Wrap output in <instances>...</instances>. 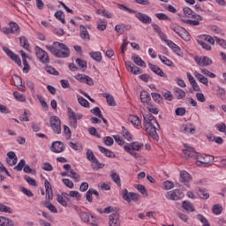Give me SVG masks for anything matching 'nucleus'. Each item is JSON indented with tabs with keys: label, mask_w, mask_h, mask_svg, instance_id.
Returning a JSON list of instances; mask_svg holds the SVG:
<instances>
[{
	"label": "nucleus",
	"mask_w": 226,
	"mask_h": 226,
	"mask_svg": "<svg viewBox=\"0 0 226 226\" xmlns=\"http://www.w3.org/2000/svg\"><path fill=\"white\" fill-rule=\"evenodd\" d=\"M143 117V126L147 133H148L154 140H158V132H156V130H160L158 121H156V118L151 114L144 115Z\"/></svg>",
	"instance_id": "nucleus-1"
},
{
	"label": "nucleus",
	"mask_w": 226,
	"mask_h": 226,
	"mask_svg": "<svg viewBox=\"0 0 226 226\" xmlns=\"http://www.w3.org/2000/svg\"><path fill=\"white\" fill-rule=\"evenodd\" d=\"M47 50H49L55 57H70V49L64 43L54 42L53 45H46Z\"/></svg>",
	"instance_id": "nucleus-2"
},
{
	"label": "nucleus",
	"mask_w": 226,
	"mask_h": 226,
	"mask_svg": "<svg viewBox=\"0 0 226 226\" xmlns=\"http://www.w3.org/2000/svg\"><path fill=\"white\" fill-rule=\"evenodd\" d=\"M184 154L187 156V158H197V162L203 165H209V163H213V160H215V157L212 155L203 154L197 156V152L193 147H187L184 150Z\"/></svg>",
	"instance_id": "nucleus-3"
},
{
	"label": "nucleus",
	"mask_w": 226,
	"mask_h": 226,
	"mask_svg": "<svg viewBox=\"0 0 226 226\" xmlns=\"http://www.w3.org/2000/svg\"><path fill=\"white\" fill-rule=\"evenodd\" d=\"M142 147H144V143L135 141L124 146V151H126V153H129L131 156H134L137 159L139 158V154H137L135 151H141Z\"/></svg>",
	"instance_id": "nucleus-4"
},
{
	"label": "nucleus",
	"mask_w": 226,
	"mask_h": 226,
	"mask_svg": "<svg viewBox=\"0 0 226 226\" xmlns=\"http://www.w3.org/2000/svg\"><path fill=\"white\" fill-rule=\"evenodd\" d=\"M35 54L37 58L41 61V63H43L44 64L50 63V59L49 58V54H47L46 50L41 49V48L36 46Z\"/></svg>",
	"instance_id": "nucleus-5"
},
{
	"label": "nucleus",
	"mask_w": 226,
	"mask_h": 226,
	"mask_svg": "<svg viewBox=\"0 0 226 226\" xmlns=\"http://www.w3.org/2000/svg\"><path fill=\"white\" fill-rule=\"evenodd\" d=\"M50 126L55 133H61V119L58 117L53 116L50 117Z\"/></svg>",
	"instance_id": "nucleus-6"
},
{
	"label": "nucleus",
	"mask_w": 226,
	"mask_h": 226,
	"mask_svg": "<svg viewBox=\"0 0 226 226\" xmlns=\"http://www.w3.org/2000/svg\"><path fill=\"white\" fill-rule=\"evenodd\" d=\"M183 197H185V194H183L179 189L169 191L166 194L168 200H179L183 199Z\"/></svg>",
	"instance_id": "nucleus-7"
},
{
	"label": "nucleus",
	"mask_w": 226,
	"mask_h": 226,
	"mask_svg": "<svg viewBox=\"0 0 226 226\" xmlns=\"http://www.w3.org/2000/svg\"><path fill=\"white\" fill-rule=\"evenodd\" d=\"M194 61L199 66H211L213 60L209 56H195Z\"/></svg>",
	"instance_id": "nucleus-8"
},
{
	"label": "nucleus",
	"mask_w": 226,
	"mask_h": 226,
	"mask_svg": "<svg viewBox=\"0 0 226 226\" xmlns=\"http://www.w3.org/2000/svg\"><path fill=\"white\" fill-rule=\"evenodd\" d=\"M68 116L69 118L71 119V124L73 126V128H77V119H81L82 115H79L72 109V108H68Z\"/></svg>",
	"instance_id": "nucleus-9"
},
{
	"label": "nucleus",
	"mask_w": 226,
	"mask_h": 226,
	"mask_svg": "<svg viewBox=\"0 0 226 226\" xmlns=\"http://www.w3.org/2000/svg\"><path fill=\"white\" fill-rule=\"evenodd\" d=\"M125 68L127 72H130V73H133V75H140V73H142V71L140 70V68H139L130 61L125 62Z\"/></svg>",
	"instance_id": "nucleus-10"
},
{
	"label": "nucleus",
	"mask_w": 226,
	"mask_h": 226,
	"mask_svg": "<svg viewBox=\"0 0 226 226\" xmlns=\"http://www.w3.org/2000/svg\"><path fill=\"white\" fill-rule=\"evenodd\" d=\"M191 19H182V22H184V24H188L189 26H200V21L204 19L202 16L199 14L192 16Z\"/></svg>",
	"instance_id": "nucleus-11"
},
{
	"label": "nucleus",
	"mask_w": 226,
	"mask_h": 226,
	"mask_svg": "<svg viewBox=\"0 0 226 226\" xmlns=\"http://www.w3.org/2000/svg\"><path fill=\"white\" fill-rule=\"evenodd\" d=\"M136 19L139 20L142 24H151L153 22V19H151L147 14L142 12H134Z\"/></svg>",
	"instance_id": "nucleus-12"
},
{
	"label": "nucleus",
	"mask_w": 226,
	"mask_h": 226,
	"mask_svg": "<svg viewBox=\"0 0 226 226\" xmlns=\"http://www.w3.org/2000/svg\"><path fill=\"white\" fill-rule=\"evenodd\" d=\"M79 37L83 41H91V36L89 35V32L87 31V27L84 25H79Z\"/></svg>",
	"instance_id": "nucleus-13"
},
{
	"label": "nucleus",
	"mask_w": 226,
	"mask_h": 226,
	"mask_svg": "<svg viewBox=\"0 0 226 226\" xmlns=\"http://www.w3.org/2000/svg\"><path fill=\"white\" fill-rule=\"evenodd\" d=\"M87 158L92 163H95L96 167H98L99 169H103V167H105V165L98 162V159H96V156H94V154L89 149L87 151Z\"/></svg>",
	"instance_id": "nucleus-14"
},
{
	"label": "nucleus",
	"mask_w": 226,
	"mask_h": 226,
	"mask_svg": "<svg viewBox=\"0 0 226 226\" xmlns=\"http://www.w3.org/2000/svg\"><path fill=\"white\" fill-rule=\"evenodd\" d=\"M109 226H121V221L119 220L118 213H113L109 215Z\"/></svg>",
	"instance_id": "nucleus-15"
},
{
	"label": "nucleus",
	"mask_w": 226,
	"mask_h": 226,
	"mask_svg": "<svg viewBox=\"0 0 226 226\" xmlns=\"http://www.w3.org/2000/svg\"><path fill=\"white\" fill-rule=\"evenodd\" d=\"M51 151L52 153H63L64 151V143L61 141H55L51 145Z\"/></svg>",
	"instance_id": "nucleus-16"
},
{
	"label": "nucleus",
	"mask_w": 226,
	"mask_h": 226,
	"mask_svg": "<svg viewBox=\"0 0 226 226\" xmlns=\"http://www.w3.org/2000/svg\"><path fill=\"white\" fill-rule=\"evenodd\" d=\"M44 186L46 189V199L47 200H52L54 197V192H52V185L49 180H45Z\"/></svg>",
	"instance_id": "nucleus-17"
},
{
	"label": "nucleus",
	"mask_w": 226,
	"mask_h": 226,
	"mask_svg": "<svg viewBox=\"0 0 226 226\" xmlns=\"http://www.w3.org/2000/svg\"><path fill=\"white\" fill-rule=\"evenodd\" d=\"M130 29H132L130 25L119 24L115 26V31L118 33V34H123V33L130 31Z\"/></svg>",
	"instance_id": "nucleus-18"
},
{
	"label": "nucleus",
	"mask_w": 226,
	"mask_h": 226,
	"mask_svg": "<svg viewBox=\"0 0 226 226\" xmlns=\"http://www.w3.org/2000/svg\"><path fill=\"white\" fill-rule=\"evenodd\" d=\"M12 80L14 82V86H16L17 88H19L20 91H26V86L22 84V78L14 76Z\"/></svg>",
	"instance_id": "nucleus-19"
},
{
	"label": "nucleus",
	"mask_w": 226,
	"mask_h": 226,
	"mask_svg": "<svg viewBox=\"0 0 226 226\" xmlns=\"http://www.w3.org/2000/svg\"><path fill=\"white\" fill-rule=\"evenodd\" d=\"M139 98L142 103H147V105H149V102H151V94H149L147 91H141Z\"/></svg>",
	"instance_id": "nucleus-20"
},
{
	"label": "nucleus",
	"mask_w": 226,
	"mask_h": 226,
	"mask_svg": "<svg viewBox=\"0 0 226 226\" xmlns=\"http://www.w3.org/2000/svg\"><path fill=\"white\" fill-rule=\"evenodd\" d=\"M132 61H133V63L136 64L137 66H142L143 68H146V62H144V60H142V58L139 56V55L132 54Z\"/></svg>",
	"instance_id": "nucleus-21"
},
{
	"label": "nucleus",
	"mask_w": 226,
	"mask_h": 226,
	"mask_svg": "<svg viewBox=\"0 0 226 226\" xmlns=\"http://www.w3.org/2000/svg\"><path fill=\"white\" fill-rule=\"evenodd\" d=\"M174 96L177 98V100H183V98L186 97V92L179 87H176L174 89Z\"/></svg>",
	"instance_id": "nucleus-22"
},
{
	"label": "nucleus",
	"mask_w": 226,
	"mask_h": 226,
	"mask_svg": "<svg viewBox=\"0 0 226 226\" xmlns=\"http://www.w3.org/2000/svg\"><path fill=\"white\" fill-rule=\"evenodd\" d=\"M194 77L199 80L201 84H204L205 86H208L209 84V79L204 75L199 73L198 72H194Z\"/></svg>",
	"instance_id": "nucleus-23"
},
{
	"label": "nucleus",
	"mask_w": 226,
	"mask_h": 226,
	"mask_svg": "<svg viewBox=\"0 0 226 226\" xmlns=\"http://www.w3.org/2000/svg\"><path fill=\"white\" fill-rule=\"evenodd\" d=\"M180 179L182 183H185L186 185V183L192 181V176L187 171L183 170L180 172Z\"/></svg>",
	"instance_id": "nucleus-24"
},
{
	"label": "nucleus",
	"mask_w": 226,
	"mask_h": 226,
	"mask_svg": "<svg viewBox=\"0 0 226 226\" xmlns=\"http://www.w3.org/2000/svg\"><path fill=\"white\" fill-rule=\"evenodd\" d=\"M109 177L117 186H121V177H119V174L114 170H111Z\"/></svg>",
	"instance_id": "nucleus-25"
},
{
	"label": "nucleus",
	"mask_w": 226,
	"mask_h": 226,
	"mask_svg": "<svg viewBox=\"0 0 226 226\" xmlns=\"http://www.w3.org/2000/svg\"><path fill=\"white\" fill-rule=\"evenodd\" d=\"M9 27H11V34H19L20 33V26L13 21L9 23Z\"/></svg>",
	"instance_id": "nucleus-26"
},
{
	"label": "nucleus",
	"mask_w": 226,
	"mask_h": 226,
	"mask_svg": "<svg viewBox=\"0 0 226 226\" xmlns=\"http://www.w3.org/2000/svg\"><path fill=\"white\" fill-rule=\"evenodd\" d=\"M103 96L106 98V102L109 107H116V105H117L114 96L110 95L109 94H103Z\"/></svg>",
	"instance_id": "nucleus-27"
},
{
	"label": "nucleus",
	"mask_w": 226,
	"mask_h": 226,
	"mask_svg": "<svg viewBox=\"0 0 226 226\" xmlns=\"http://www.w3.org/2000/svg\"><path fill=\"white\" fill-rule=\"evenodd\" d=\"M197 195L200 199H203L204 200H207V199H209V192L206 189H199Z\"/></svg>",
	"instance_id": "nucleus-28"
},
{
	"label": "nucleus",
	"mask_w": 226,
	"mask_h": 226,
	"mask_svg": "<svg viewBox=\"0 0 226 226\" xmlns=\"http://www.w3.org/2000/svg\"><path fill=\"white\" fill-rule=\"evenodd\" d=\"M15 223L11 219H8L4 216H0V226H14Z\"/></svg>",
	"instance_id": "nucleus-29"
},
{
	"label": "nucleus",
	"mask_w": 226,
	"mask_h": 226,
	"mask_svg": "<svg viewBox=\"0 0 226 226\" xmlns=\"http://www.w3.org/2000/svg\"><path fill=\"white\" fill-rule=\"evenodd\" d=\"M182 207L185 211H189L190 213H193V211H195V207L190 201H183Z\"/></svg>",
	"instance_id": "nucleus-30"
},
{
	"label": "nucleus",
	"mask_w": 226,
	"mask_h": 226,
	"mask_svg": "<svg viewBox=\"0 0 226 226\" xmlns=\"http://www.w3.org/2000/svg\"><path fill=\"white\" fill-rule=\"evenodd\" d=\"M90 57L94 59V61H96V63H100L102 61V52L100 51H92L89 53Z\"/></svg>",
	"instance_id": "nucleus-31"
},
{
	"label": "nucleus",
	"mask_w": 226,
	"mask_h": 226,
	"mask_svg": "<svg viewBox=\"0 0 226 226\" xmlns=\"http://www.w3.org/2000/svg\"><path fill=\"white\" fill-rule=\"evenodd\" d=\"M128 121L133 124V126H140V119L135 115H130Z\"/></svg>",
	"instance_id": "nucleus-32"
},
{
	"label": "nucleus",
	"mask_w": 226,
	"mask_h": 226,
	"mask_svg": "<svg viewBox=\"0 0 226 226\" xmlns=\"http://www.w3.org/2000/svg\"><path fill=\"white\" fill-rule=\"evenodd\" d=\"M184 14L187 17V19H192L198 15L195 13L190 7H184L183 8Z\"/></svg>",
	"instance_id": "nucleus-33"
},
{
	"label": "nucleus",
	"mask_w": 226,
	"mask_h": 226,
	"mask_svg": "<svg viewBox=\"0 0 226 226\" xmlns=\"http://www.w3.org/2000/svg\"><path fill=\"white\" fill-rule=\"evenodd\" d=\"M98 149L101 151V153L105 154V156H107V158H112L114 156V152H112L102 146H98Z\"/></svg>",
	"instance_id": "nucleus-34"
},
{
	"label": "nucleus",
	"mask_w": 226,
	"mask_h": 226,
	"mask_svg": "<svg viewBox=\"0 0 226 226\" xmlns=\"http://www.w3.org/2000/svg\"><path fill=\"white\" fill-rule=\"evenodd\" d=\"M223 211V207H222V205L220 204H215L212 207V213L213 215H222Z\"/></svg>",
	"instance_id": "nucleus-35"
},
{
	"label": "nucleus",
	"mask_w": 226,
	"mask_h": 226,
	"mask_svg": "<svg viewBox=\"0 0 226 226\" xmlns=\"http://www.w3.org/2000/svg\"><path fill=\"white\" fill-rule=\"evenodd\" d=\"M97 15H102V17H106V19H112V17H114V15L112 13H110V11H107V10H100L98 9L96 11Z\"/></svg>",
	"instance_id": "nucleus-36"
},
{
	"label": "nucleus",
	"mask_w": 226,
	"mask_h": 226,
	"mask_svg": "<svg viewBox=\"0 0 226 226\" xmlns=\"http://www.w3.org/2000/svg\"><path fill=\"white\" fill-rule=\"evenodd\" d=\"M147 109L151 114H154V116H158L160 113V109H158L153 103H148Z\"/></svg>",
	"instance_id": "nucleus-37"
},
{
	"label": "nucleus",
	"mask_w": 226,
	"mask_h": 226,
	"mask_svg": "<svg viewBox=\"0 0 226 226\" xmlns=\"http://www.w3.org/2000/svg\"><path fill=\"white\" fill-rule=\"evenodd\" d=\"M170 29L174 31V33H176L178 36H180L181 33L185 30L184 27H181L180 26L176 24L170 25Z\"/></svg>",
	"instance_id": "nucleus-38"
},
{
	"label": "nucleus",
	"mask_w": 226,
	"mask_h": 226,
	"mask_svg": "<svg viewBox=\"0 0 226 226\" xmlns=\"http://www.w3.org/2000/svg\"><path fill=\"white\" fill-rule=\"evenodd\" d=\"M151 96L155 103H162L163 102V97L158 93L154 92L151 94Z\"/></svg>",
	"instance_id": "nucleus-39"
},
{
	"label": "nucleus",
	"mask_w": 226,
	"mask_h": 226,
	"mask_svg": "<svg viewBox=\"0 0 226 226\" xmlns=\"http://www.w3.org/2000/svg\"><path fill=\"white\" fill-rule=\"evenodd\" d=\"M19 42L23 49H25L26 50H29V41L25 36L19 38Z\"/></svg>",
	"instance_id": "nucleus-40"
},
{
	"label": "nucleus",
	"mask_w": 226,
	"mask_h": 226,
	"mask_svg": "<svg viewBox=\"0 0 226 226\" xmlns=\"http://www.w3.org/2000/svg\"><path fill=\"white\" fill-rule=\"evenodd\" d=\"M132 192H128V189H124L122 192V197L124 200H126V202H132V197H131Z\"/></svg>",
	"instance_id": "nucleus-41"
},
{
	"label": "nucleus",
	"mask_w": 226,
	"mask_h": 226,
	"mask_svg": "<svg viewBox=\"0 0 226 226\" xmlns=\"http://www.w3.org/2000/svg\"><path fill=\"white\" fill-rule=\"evenodd\" d=\"M159 59L162 61V63H163V64H165L166 66H173L174 63H172V61H170L169 58H167V56L159 55Z\"/></svg>",
	"instance_id": "nucleus-42"
},
{
	"label": "nucleus",
	"mask_w": 226,
	"mask_h": 226,
	"mask_svg": "<svg viewBox=\"0 0 226 226\" xmlns=\"http://www.w3.org/2000/svg\"><path fill=\"white\" fill-rule=\"evenodd\" d=\"M97 29L98 31H105L107 29V22L102 19L97 21Z\"/></svg>",
	"instance_id": "nucleus-43"
},
{
	"label": "nucleus",
	"mask_w": 226,
	"mask_h": 226,
	"mask_svg": "<svg viewBox=\"0 0 226 226\" xmlns=\"http://www.w3.org/2000/svg\"><path fill=\"white\" fill-rule=\"evenodd\" d=\"M24 167H26V160L21 159L17 166L14 167V170H17V172H20Z\"/></svg>",
	"instance_id": "nucleus-44"
},
{
	"label": "nucleus",
	"mask_w": 226,
	"mask_h": 226,
	"mask_svg": "<svg viewBox=\"0 0 226 226\" xmlns=\"http://www.w3.org/2000/svg\"><path fill=\"white\" fill-rule=\"evenodd\" d=\"M68 177H72L74 181L79 182L80 181V175L77 174L74 170H71L68 174Z\"/></svg>",
	"instance_id": "nucleus-45"
},
{
	"label": "nucleus",
	"mask_w": 226,
	"mask_h": 226,
	"mask_svg": "<svg viewBox=\"0 0 226 226\" xmlns=\"http://www.w3.org/2000/svg\"><path fill=\"white\" fill-rule=\"evenodd\" d=\"M122 135L124 139H125L126 140H132V133H130V132L127 131V129H125L124 126L122 127Z\"/></svg>",
	"instance_id": "nucleus-46"
},
{
	"label": "nucleus",
	"mask_w": 226,
	"mask_h": 226,
	"mask_svg": "<svg viewBox=\"0 0 226 226\" xmlns=\"http://www.w3.org/2000/svg\"><path fill=\"white\" fill-rule=\"evenodd\" d=\"M63 11H57L55 13V17L56 19H57V20H60V22H62V24H66V20L64 19V17L63 18Z\"/></svg>",
	"instance_id": "nucleus-47"
},
{
	"label": "nucleus",
	"mask_w": 226,
	"mask_h": 226,
	"mask_svg": "<svg viewBox=\"0 0 226 226\" xmlns=\"http://www.w3.org/2000/svg\"><path fill=\"white\" fill-rule=\"evenodd\" d=\"M56 200L57 203L61 204V206H63L64 207H68V202H66V200H64L63 196H61V194H58L56 196Z\"/></svg>",
	"instance_id": "nucleus-48"
},
{
	"label": "nucleus",
	"mask_w": 226,
	"mask_h": 226,
	"mask_svg": "<svg viewBox=\"0 0 226 226\" xmlns=\"http://www.w3.org/2000/svg\"><path fill=\"white\" fill-rule=\"evenodd\" d=\"M69 197L75 198L76 200H80V199H82V195H80V192L78 191H71L69 192Z\"/></svg>",
	"instance_id": "nucleus-49"
},
{
	"label": "nucleus",
	"mask_w": 226,
	"mask_h": 226,
	"mask_svg": "<svg viewBox=\"0 0 226 226\" xmlns=\"http://www.w3.org/2000/svg\"><path fill=\"white\" fill-rule=\"evenodd\" d=\"M13 96L18 102H26V96L19 92H13Z\"/></svg>",
	"instance_id": "nucleus-50"
},
{
	"label": "nucleus",
	"mask_w": 226,
	"mask_h": 226,
	"mask_svg": "<svg viewBox=\"0 0 226 226\" xmlns=\"http://www.w3.org/2000/svg\"><path fill=\"white\" fill-rule=\"evenodd\" d=\"M76 64H78V66H79V68H84L85 70H86V68H87V62L86 60H82L80 58L76 59Z\"/></svg>",
	"instance_id": "nucleus-51"
},
{
	"label": "nucleus",
	"mask_w": 226,
	"mask_h": 226,
	"mask_svg": "<svg viewBox=\"0 0 226 226\" xmlns=\"http://www.w3.org/2000/svg\"><path fill=\"white\" fill-rule=\"evenodd\" d=\"M0 211L2 213H9L10 215H11V213H13V210L11 209V207L0 204Z\"/></svg>",
	"instance_id": "nucleus-52"
},
{
	"label": "nucleus",
	"mask_w": 226,
	"mask_h": 226,
	"mask_svg": "<svg viewBox=\"0 0 226 226\" xmlns=\"http://www.w3.org/2000/svg\"><path fill=\"white\" fill-rule=\"evenodd\" d=\"M90 216H91V215L87 212L80 213V218L83 222H85V223H88Z\"/></svg>",
	"instance_id": "nucleus-53"
},
{
	"label": "nucleus",
	"mask_w": 226,
	"mask_h": 226,
	"mask_svg": "<svg viewBox=\"0 0 226 226\" xmlns=\"http://www.w3.org/2000/svg\"><path fill=\"white\" fill-rule=\"evenodd\" d=\"M201 38H203V40H205V41H207L208 43H210V45H215V37L213 38V36L211 35H202Z\"/></svg>",
	"instance_id": "nucleus-54"
},
{
	"label": "nucleus",
	"mask_w": 226,
	"mask_h": 226,
	"mask_svg": "<svg viewBox=\"0 0 226 226\" xmlns=\"http://www.w3.org/2000/svg\"><path fill=\"white\" fill-rule=\"evenodd\" d=\"M10 57L11 59H12V61H15L19 66H22V61L20 60L19 55L12 53V55H11Z\"/></svg>",
	"instance_id": "nucleus-55"
},
{
	"label": "nucleus",
	"mask_w": 226,
	"mask_h": 226,
	"mask_svg": "<svg viewBox=\"0 0 226 226\" xmlns=\"http://www.w3.org/2000/svg\"><path fill=\"white\" fill-rule=\"evenodd\" d=\"M179 36L182 40H185V41H190V34L186 29L184 28V32H182Z\"/></svg>",
	"instance_id": "nucleus-56"
},
{
	"label": "nucleus",
	"mask_w": 226,
	"mask_h": 226,
	"mask_svg": "<svg viewBox=\"0 0 226 226\" xmlns=\"http://www.w3.org/2000/svg\"><path fill=\"white\" fill-rule=\"evenodd\" d=\"M46 72H47V73H49V75H56V76L59 75V72H57L56 70V68H54L52 66H47Z\"/></svg>",
	"instance_id": "nucleus-57"
},
{
	"label": "nucleus",
	"mask_w": 226,
	"mask_h": 226,
	"mask_svg": "<svg viewBox=\"0 0 226 226\" xmlns=\"http://www.w3.org/2000/svg\"><path fill=\"white\" fill-rule=\"evenodd\" d=\"M24 179L28 183V185H30V186H36V180H34V178L26 175Z\"/></svg>",
	"instance_id": "nucleus-58"
},
{
	"label": "nucleus",
	"mask_w": 226,
	"mask_h": 226,
	"mask_svg": "<svg viewBox=\"0 0 226 226\" xmlns=\"http://www.w3.org/2000/svg\"><path fill=\"white\" fill-rule=\"evenodd\" d=\"M78 102L79 103V105H81V107H89V102H87V100H86L84 97H79Z\"/></svg>",
	"instance_id": "nucleus-59"
},
{
	"label": "nucleus",
	"mask_w": 226,
	"mask_h": 226,
	"mask_svg": "<svg viewBox=\"0 0 226 226\" xmlns=\"http://www.w3.org/2000/svg\"><path fill=\"white\" fill-rule=\"evenodd\" d=\"M62 182L67 188H70V190H72L74 186L73 182L68 178H63Z\"/></svg>",
	"instance_id": "nucleus-60"
},
{
	"label": "nucleus",
	"mask_w": 226,
	"mask_h": 226,
	"mask_svg": "<svg viewBox=\"0 0 226 226\" xmlns=\"http://www.w3.org/2000/svg\"><path fill=\"white\" fill-rule=\"evenodd\" d=\"M197 42L199 45H200L202 47V49H204L205 50H211V45L204 42L203 41L200 40H197Z\"/></svg>",
	"instance_id": "nucleus-61"
},
{
	"label": "nucleus",
	"mask_w": 226,
	"mask_h": 226,
	"mask_svg": "<svg viewBox=\"0 0 226 226\" xmlns=\"http://www.w3.org/2000/svg\"><path fill=\"white\" fill-rule=\"evenodd\" d=\"M155 17L159 20H170V18H169V16H167V14L162 13V12L161 13H156Z\"/></svg>",
	"instance_id": "nucleus-62"
},
{
	"label": "nucleus",
	"mask_w": 226,
	"mask_h": 226,
	"mask_svg": "<svg viewBox=\"0 0 226 226\" xmlns=\"http://www.w3.org/2000/svg\"><path fill=\"white\" fill-rule=\"evenodd\" d=\"M91 113L94 114V116H96L97 117H102V110L98 107H95L93 109H91Z\"/></svg>",
	"instance_id": "nucleus-63"
},
{
	"label": "nucleus",
	"mask_w": 226,
	"mask_h": 226,
	"mask_svg": "<svg viewBox=\"0 0 226 226\" xmlns=\"http://www.w3.org/2000/svg\"><path fill=\"white\" fill-rule=\"evenodd\" d=\"M216 128H217L218 132H221V133H225V135H226V125L224 123H221V124H217Z\"/></svg>",
	"instance_id": "nucleus-64"
}]
</instances>
